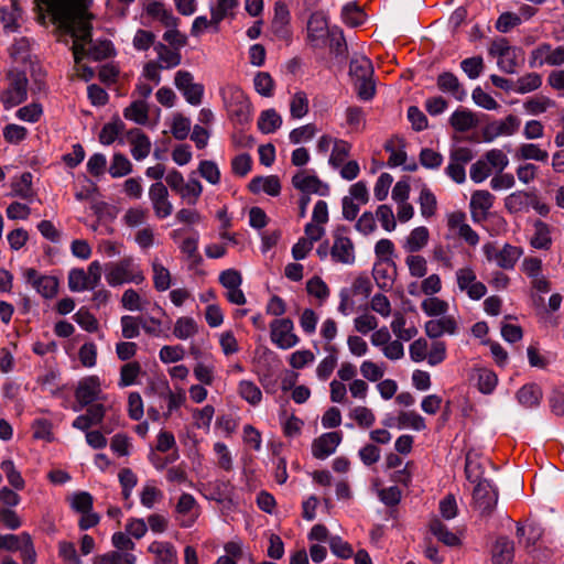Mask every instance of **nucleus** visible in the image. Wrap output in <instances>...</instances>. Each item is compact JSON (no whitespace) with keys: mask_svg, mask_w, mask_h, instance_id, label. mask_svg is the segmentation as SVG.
Here are the masks:
<instances>
[{"mask_svg":"<svg viewBox=\"0 0 564 564\" xmlns=\"http://www.w3.org/2000/svg\"><path fill=\"white\" fill-rule=\"evenodd\" d=\"M126 119L145 124L149 119V107L144 100H135L123 111Z\"/></svg>","mask_w":564,"mask_h":564,"instance_id":"c9c22d12","label":"nucleus"},{"mask_svg":"<svg viewBox=\"0 0 564 564\" xmlns=\"http://www.w3.org/2000/svg\"><path fill=\"white\" fill-rule=\"evenodd\" d=\"M344 22L351 26L361 25L365 21V13L356 2L347 3L341 11Z\"/></svg>","mask_w":564,"mask_h":564,"instance_id":"79ce46f5","label":"nucleus"},{"mask_svg":"<svg viewBox=\"0 0 564 564\" xmlns=\"http://www.w3.org/2000/svg\"><path fill=\"white\" fill-rule=\"evenodd\" d=\"M128 138L132 145L131 154L137 160L147 158L151 150L150 139L140 129H132L128 132Z\"/></svg>","mask_w":564,"mask_h":564,"instance_id":"5701e85b","label":"nucleus"},{"mask_svg":"<svg viewBox=\"0 0 564 564\" xmlns=\"http://www.w3.org/2000/svg\"><path fill=\"white\" fill-rule=\"evenodd\" d=\"M132 171V164L126 155L116 153L112 158L109 173L112 177H122L130 174Z\"/></svg>","mask_w":564,"mask_h":564,"instance_id":"864d4df0","label":"nucleus"},{"mask_svg":"<svg viewBox=\"0 0 564 564\" xmlns=\"http://www.w3.org/2000/svg\"><path fill=\"white\" fill-rule=\"evenodd\" d=\"M24 278L43 297L52 299L57 294L58 280L52 275H42L37 270L29 268L24 272Z\"/></svg>","mask_w":564,"mask_h":564,"instance_id":"9d476101","label":"nucleus"},{"mask_svg":"<svg viewBox=\"0 0 564 564\" xmlns=\"http://www.w3.org/2000/svg\"><path fill=\"white\" fill-rule=\"evenodd\" d=\"M76 404L73 410L78 412L96 401L102 400L100 380L97 376H89L78 382L75 390Z\"/></svg>","mask_w":564,"mask_h":564,"instance_id":"423d86ee","label":"nucleus"},{"mask_svg":"<svg viewBox=\"0 0 564 564\" xmlns=\"http://www.w3.org/2000/svg\"><path fill=\"white\" fill-rule=\"evenodd\" d=\"M239 395L251 405H258L262 400L259 387L250 380H241L238 384Z\"/></svg>","mask_w":564,"mask_h":564,"instance_id":"e433bc0d","label":"nucleus"},{"mask_svg":"<svg viewBox=\"0 0 564 564\" xmlns=\"http://www.w3.org/2000/svg\"><path fill=\"white\" fill-rule=\"evenodd\" d=\"M202 192L203 186L200 182L196 178H191L187 183L184 182L180 195L188 205H195L202 195Z\"/></svg>","mask_w":564,"mask_h":564,"instance_id":"5fc2aeb1","label":"nucleus"},{"mask_svg":"<svg viewBox=\"0 0 564 564\" xmlns=\"http://www.w3.org/2000/svg\"><path fill=\"white\" fill-rule=\"evenodd\" d=\"M350 417L362 429H369L373 425L376 416L367 406H356L350 412Z\"/></svg>","mask_w":564,"mask_h":564,"instance_id":"338daca9","label":"nucleus"},{"mask_svg":"<svg viewBox=\"0 0 564 564\" xmlns=\"http://www.w3.org/2000/svg\"><path fill=\"white\" fill-rule=\"evenodd\" d=\"M37 22L46 25V12L53 24L63 33L83 41L93 40V15L87 11L83 0H34Z\"/></svg>","mask_w":564,"mask_h":564,"instance_id":"f257e3e1","label":"nucleus"},{"mask_svg":"<svg viewBox=\"0 0 564 564\" xmlns=\"http://www.w3.org/2000/svg\"><path fill=\"white\" fill-rule=\"evenodd\" d=\"M74 319L86 332L94 333L98 329L97 318L86 307H80Z\"/></svg>","mask_w":564,"mask_h":564,"instance_id":"69168bd1","label":"nucleus"},{"mask_svg":"<svg viewBox=\"0 0 564 564\" xmlns=\"http://www.w3.org/2000/svg\"><path fill=\"white\" fill-rule=\"evenodd\" d=\"M398 426L404 427L410 426L415 431H423L426 427L425 420L419 413L414 411H402L398 416Z\"/></svg>","mask_w":564,"mask_h":564,"instance_id":"de8ad7c7","label":"nucleus"},{"mask_svg":"<svg viewBox=\"0 0 564 564\" xmlns=\"http://www.w3.org/2000/svg\"><path fill=\"white\" fill-rule=\"evenodd\" d=\"M69 506L77 513H87L93 510L94 497L87 491L75 492L69 499Z\"/></svg>","mask_w":564,"mask_h":564,"instance_id":"37998d69","label":"nucleus"},{"mask_svg":"<svg viewBox=\"0 0 564 564\" xmlns=\"http://www.w3.org/2000/svg\"><path fill=\"white\" fill-rule=\"evenodd\" d=\"M419 160L425 169L436 170L443 163V155L433 149L424 148L420 152Z\"/></svg>","mask_w":564,"mask_h":564,"instance_id":"e2e57ef3","label":"nucleus"},{"mask_svg":"<svg viewBox=\"0 0 564 564\" xmlns=\"http://www.w3.org/2000/svg\"><path fill=\"white\" fill-rule=\"evenodd\" d=\"M543 393L536 383L524 384L518 392L519 403L525 408H533L540 404Z\"/></svg>","mask_w":564,"mask_h":564,"instance_id":"bb28decb","label":"nucleus"},{"mask_svg":"<svg viewBox=\"0 0 564 564\" xmlns=\"http://www.w3.org/2000/svg\"><path fill=\"white\" fill-rule=\"evenodd\" d=\"M347 228L338 226L334 231V243L330 248L332 260L336 263L351 264L355 261V247L351 239L345 234Z\"/></svg>","mask_w":564,"mask_h":564,"instance_id":"0eeeda50","label":"nucleus"},{"mask_svg":"<svg viewBox=\"0 0 564 564\" xmlns=\"http://www.w3.org/2000/svg\"><path fill=\"white\" fill-rule=\"evenodd\" d=\"M350 144L344 140H335V144L329 158V164L337 169L341 166L350 152Z\"/></svg>","mask_w":564,"mask_h":564,"instance_id":"13d9d810","label":"nucleus"},{"mask_svg":"<svg viewBox=\"0 0 564 564\" xmlns=\"http://www.w3.org/2000/svg\"><path fill=\"white\" fill-rule=\"evenodd\" d=\"M534 192L516 191L505 198V208L510 214L529 212Z\"/></svg>","mask_w":564,"mask_h":564,"instance_id":"6ab92c4d","label":"nucleus"},{"mask_svg":"<svg viewBox=\"0 0 564 564\" xmlns=\"http://www.w3.org/2000/svg\"><path fill=\"white\" fill-rule=\"evenodd\" d=\"M460 68L470 79H476L484 72V58L479 55L465 58L460 62Z\"/></svg>","mask_w":564,"mask_h":564,"instance_id":"6e6d98bb","label":"nucleus"},{"mask_svg":"<svg viewBox=\"0 0 564 564\" xmlns=\"http://www.w3.org/2000/svg\"><path fill=\"white\" fill-rule=\"evenodd\" d=\"M153 270V284L154 288L160 291H166L171 286V273L170 271L158 260L152 262Z\"/></svg>","mask_w":564,"mask_h":564,"instance_id":"a19ab883","label":"nucleus"},{"mask_svg":"<svg viewBox=\"0 0 564 564\" xmlns=\"http://www.w3.org/2000/svg\"><path fill=\"white\" fill-rule=\"evenodd\" d=\"M421 307L429 316H440L445 315L448 303L438 297H427L422 302Z\"/></svg>","mask_w":564,"mask_h":564,"instance_id":"680f3d73","label":"nucleus"},{"mask_svg":"<svg viewBox=\"0 0 564 564\" xmlns=\"http://www.w3.org/2000/svg\"><path fill=\"white\" fill-rule=\"evenodd\" d=\"M292 185L301 191L303 195L310 194H321L324 195L325 193L321 192L322 187H325L327 189V186L323 184V182L315 175H306L305 171H299L293 177H292Z\"/></svg>","mask_w":564,"mask_h":564,"instance_id":"f3484780","label":"nucleus"},{"mask_svg":"<svg viewBox=\"0 0 564 564\" xmlns=\"http://www.w3.org/2000/svg\"><path fill=\"white\" fill-rule=\"evenodd\" d=\"M198 173L203 178L213 185H216L220 182V171L214 161H200L198 165Z\"/></svg>","mask_w":564,"mask_h":564,"instance_id":"052dcab7","label":"nucleus"},{"mask_svg":"<svg viewBox=\"0 0 564 564\" xmlns=\"http://www.w3.org/2000/svg\"><path fill=\"white\" fill-rule=\"evenodd\" d=\"M406 319L400 312L394 314V318L391 323V329L393 334L401 340L409 341L417 335V328L415 326H405Z\"/></svg>","mask_w":564,"mask_h":564,"instance_id":"f704fd0d","label":"nucleus"},{"mask_svg":"<svg viewBox=\"0 0 564 564\" xmlns=\"http://www.w3.org/2000/svg\"><path fill=\"white\" fill-rule=\"evenodd\" d=\"M522 253V248L506 243L502 249L499 250L497 265L505 270H511L514 268Z\"/></svg>","mask_w":564,"mask_h":564,"instance_id":"7c9ffc66","label":"nucleus"},{"mask_svg":"<svg viewBox=\"0 0 564 564\" xmlns=\"http://www.w3.org/2000/svg\"><path fill=\"white\" fill-rule=\"evenodd\" d=\"M86 408V413L78 415L72 423L74 429L83 432L101 424L106 415V408L102 403L89 404Z\"/></svg>","mask_w":564,"mask_h":564,"instance_id":"4468645a","label":"nucleus"},{"mask_svg":"<svg viewBox=\"0 0 564 564\" xmlns=\"http://www.w3.org/2000/svg\"><path fill=\"white\" fill-rule=\"evenodd\" d=\"M530 243L535 249H550L552 239L550 236V228L547 224L543 223L542 220L535 221L534 235L532 236Z\"/></svg>","mask_w":564,"mask_h":564,"instance_id":"473e14b6","label":"nucleus"},{"mask_svg":"<svg viewBox=\"0 0 564 564\" xmlns=\"http://www.w3.org/2000/svg\"><path fill=\"white\" fill-rule=\"evenodd\" d=\"M393 264L392 259H382L375 263L372 275L379 289L387 291L391 288L392 279L388 272V267Z\"/></svg>","mask_w":564,"mask_h":564,"instance_id":"2f4dec72","label":"nucleus"},{"mask_svg":"<svg viewBox=\"0 0 564 564\" xmlns=\"http://www.w3.org/2000/svg\"><path fill=\"white\" fill-rule=\"evenodd\" d=\"M419 203L423 217L430 218L435 215L437 206L436 197L427 187L422 188Z\"/></svg>","mask_w":564,"mask_h":564,"instance_id":"8fccbe9b","label":"nucleus"},{"mask_svg":"<svg viewBox=\"0 0 564 564\" xmlns=\"http://www.w3.org/2000/svg\"><path fill=\"white\" fill-rule=\"evenodd\" d=\"M431 533L447 546H457L460 543L459 538L448 530V528L438 519L433 518L429 523Z\"/></svg>","mask_w":564,"mask_h":564,"instance_id":"393cba45","label":"nucleus"},{"mask_svg":"<svg viewBox=\"0 0 564 564\" xmlns=\"http://www.w3.org/2000/svg\"><path fill=\"white\" fill-rule=\"evenodd\" d=\"M517 158L519 160H534L539 162H546L549 153L542 150L539 144L535 143H523L517 151Z\"/></svg>","mask_w":564,"mask_h":564,"instance_id":"58836bf2","label":"nucleus"},{"mask_svg":"<svg viewBox=\"0 0 564 564\" xmlns=\"http://www.w3.org/2000/svg\"><path fill=\"white\" fill-rule=\"evenodd\" d=\"M437 87L443 93H449L458 101L466 98V91L459 83L457 76L452 72H443L437 76Z\"/></svg>","mask_w":564,"mask_h":564,"instance_id":"412c9836","label":"nucleus"},{"mask_svg":"<svg viewBox=\"0 0 564 564\" xmlns=\"http://www.w3.org/2000/svg\"><path fill=\"white\" fill-rule=\"evenodd\" d=\"M198 332L197 323L193 317L183 316L176 319L173 334L178 339H187Z\"/></svg>","mask_w":564,"mask_h":564,"instance_id":"ea45409f","label":"nucleus"},{"mask_svg":"<svg viewBox=\"0 0 564 564\" xmlns=\"http://www.w3.org/2000/svg\"><path fill=\"white\" fill-rule=\"evenodd\" d=\"M1 470L4 473L9 484L17 490H22L25 486L24 479L20 471L17 470L14 463L11 459H6L1 463Z\"/></svg>","mask_w":564,"mask_h":564,"instance_id":"3c124183","label":"nucleus"},{"mask_svg":"<svg viewBox=\"0 0 564 564\" xmlns=\"http://www.w3.org/2000/svg\"><path fill=\"white\" fill-rule=\"evenodd\" d=\"M456 330V319L449 315H444L438 319H431L425 323V333L430 338H438L445 333L453 335Z\"/></svg>","mask_w":564,"mask_h":564,"instance_id":"aec40b11","label":"nucleus"},{"mask_svg":"<svg viewBox=\"0 0 564 564\" xmlns=\"http://www.w3.org/2000/svg\"><path fill=\"white\" fill-rule=\"evenodd\" d=\"M142 317L123 315L120 318L122 337L126 339H132L140 335V326Z\"/></svg>","mask_w":564,"mask_h":564,"instance_id":"49530a36","label":"nucleus"},{"mask_svg":"<svg viewBox=\"0 0 564 564\" xmlns=\"http://www.w3.org/2000/svg\"><path fill=\"white\" fill-rule=\"evenodd\" d=\"M429 229L424 226L414 228L409 235L405 248L410 252H417L424 248L429 241Z\"/></svg>","mask_w":564,"mask_h":564,"instance_id":"4c0bfd02","label":"nucleus"},{"mask_svg":"<svg viewBox=\"0 0 564 564\" xmlns=\"http://www.w3.org/2000/svg\"><path fill=\"white\" fill-rule=\"evenodd\" d=\"M373 66L366 56L351 58L349 63V76L354 83L358 97L362 100H370L376 93L372 82Z\"/></svg>","mask_w":564,"mask_h":564,"instance_id":"f03ea898","label":"nucleus"},{"mask_svg":"<svg viewBox=\"0 0 564 564\" xmlns=\"http://www.w3.org/2000/svg\"><path fill=\"white\" fill-rule=\"evenodd\" d=\"M147 13L155 19H159L160 22L166 26H178L181 20L175 17L172 11L165 9L164 3L160 1H152L147 7Z\"/></svg>","mask_w":564,"mask_h":564,"instance_id":"a878e982","label":"nucleus"},{"mask_svg":"<svg viewBox=\"0 0 564 564\" xmlns=\"http://www.w3.org/2000/svg\"><path fill=\"white\" fill-rule=\"evenodd\" d=\"M514 556V543L507 536H499L491 550L494 564H510Z\"/></svg>","mask_w":564,"mask_h":564,"instance_id":"4be33fe9","label":"nucleus"},{"mask_svg":"<svg viewBox=\"0 0 564 564\" xmlns=\"http://www.w3.org/2000/svg\"><path fill=\"white\" fill-rule=\"evenodd\" d=\"M141 372V366L138 361L124 364L120 369V387H129L133 384Z\"/></svg>","mask_w":564,"mask_h":564,"instance_id":"4d7b16f0","label":"nucleus"},{"mask_svg":"<svg viewBox=\"0 0 564 564\" xmlns=\"http://www.w3.org/2000/svg\"><path fill=\"white\" fill-rule=\"evenodd\" d=\"M520 127V120L514 115H508L503 120L488 123L482 129L485 142H491L499 135H512Z\"/></svg>","mask_w":564,"mask_h":564,"instance_id":"ddd939ff","label":"nucleus"},{"mask_svg":"<svg viewBox=\"0 0 564 564\" xmlns=\"http://www.w3.org/2000/svg\"><path fill=\"white\" fill-rule=\"evenodd\" d=\"M290 11L288 6L282 1L274 3V15L271 22V29L274 35L281 40H288L291 35L290 29Z\"/></svg>","mask_w":564,"mask_h":564,"instance_id":"dca6fc26","label":"nucleus"},{"mask_svg":"<svg viewBox=\"0 0 564 564\" xmlns=\"http://www.w3.org/2000/svg\"><path fill=\"white\" fill-rule=\"evenodd\" d=\"M542 85V77L538 73H529L518 78L514 85V91L527 94L536 90Z\"/></svg>","mask_w":564,"mask_h":564,"instance_id":"a18cd8bd","label":"nucleus"},{"mask_svg":"<svg viewBox=\"0 0 564 564\" xmlns=\"http://www.w3.org/2000/svg\"><path fill=\"white\" fill-rule=\"evenodd\" d=\"M341 442L340 432H328L314 440L312 454L317 459H325L332 455Z\"/></svg>","mask_w":564,"mask_h":564,"instance_id":"2eb2a0df","label":"nucleus"},{"mask_svg":"<svg viewBox=\"0 0 564 564\" xmlns=\"http://www.w3.org/2000/svg\"><path fill=\"white\" fill-rule=\"evenodd\" d=\"M9 87L0 95V100L4 109H11L28 98V78L22 72H11L9 74Z\"/></svg>","mask_w":564,"mask_h":564,"instance_id":"39448f33","label":"nucleus"},{"mask_svg":"<svg viewBox=\"0 0 564 564\" xmlns=\"http://www.w3.org/2000/svg\"><path fill=\"white\" fill-rule=\"evenodd\" d=\"M282 124L281 116L274 109L261 112L258 119V128L262 133L269 134L276 131Z\"/></svg>","mask_w":564,"mask_h":564,"instance_id":"72a5a7b5","label":"nucleus"},{"mask_svg":"<svg viewBox=\"0 0 564 564\" xmlns=\"http://www.w3.org/2000/svg\"><path fill=\"white\" fill-rule=\"evenodd\" d=\"M552 106H554V101L545 96L532 97L523 104L525 111L532 116L541 115Z\"/></svg>","mask_w":564,"mask_h":564,"instance_id":"603ef678","label":"nucleus"},{"mask_svg":"<svg viewBox=\"0 0 564 564\" xmlns=\"http://www.w3.org/2000/svg\"><path fill=\"white\" fill-rule=\"evenodd\" d=\"M154 50L158 53L159 62L162 63L163 68H174L182 62L180 50H175L163 43L155 44Z\"/></svg>","mask_w":564,"mask_h":564,"instance_id":"c85d7f7f","label":"nucleus"},{"mask_svg":"<svg viewBox=\"0 0 564 564\" xmlns=\"http://www.w3.org/2000/svg\"><path fill=\"white\" fill-rule=\"evenodd\" d=\"M294 324L290 318H276L270 324L271 341L281 349H289L299 343V337L293 333Z\"/></svg>","mask_w":564,"mask_h":564,"instance_id":"6e6552de","label":"nucleus"},{"mask_svg":"<svg viewBox=\"0 0 564 564\" xmlns=\"http://www.w3.org/2000/svg\"><path fill=\"white\" fill-rule=\"evenodd\" d=\"M254 89L263 97H271L274 91V80L267 72H259L253 79Z\"/></svg>","mask_w":564,"mask_h":564,"instance_id":"09e8293b","label":"nucleus"},{"mask_svg":"<svg viewBox=\"0 0 564 564\" xmlns=\"http://www.w3.org/2000/svg\"><path fill=\"white\" fill-rule=\"evenodd\" d=\"M174 84L182 91L186 101L197 106L202 102L204 86L193 82V75L188 70H178L174 77Z\"/></svg>","mask_w":564,"mask_h":564,"instance_id":"1a4fd4ad","label":"nucleus"},{"mask_svg":"<svg viewBox=\"0 0 564 564\" xmlns=\"http://www.w3.org/2000/svg\"><path fill=\"white\" fill-rule=\"evenodd\" d=\"M149 198L159 219H164L172 214L173 205L169 200V191L162 182H155L150 186Z\"/></svg>","mask_w":564,"mask_h":564,"instance_id":"f8f14e48","label":"nucleus"},{"mask_svg":"<svg viewBox=\"0 0 564 564\" xmlns=\"http://www.w3.org/2000/svg\"><path fill=\"white\" fill-rule=\"evenodd\" d=\"M328 23L325 14L321 11L313 12L307 21V37L311 42L317 43L329 35Z\"/></svg>","mask_w":564,"mask_h":564,"instance_id":"a211bd4d","label":"nucleus"},{"mask_svg":"<svg viewBox=\"0 0 564 564\" xmlns=\"http://www.w3.org/2000/svg\"><path fill=\"white\" fill-rule=\"evenodd\" d=\"M250 101L246 94L239 87L230 88V100L227 102V109L232 119L238 123L249 121Z\"/></svg>","mask_w":564,"mask_h":564,"instance_id":"9b49d317","label":"nucleus"},{"mask_svg":"<svg viewBox=\"0 0 564 564\" xmlns=\"http://www.w3.org/2000/svg\"><path fill=\"white\" fill-rule=\"evenodd\" d=\"M495 202V196L485 189L475 191L470 198V208L474 214L479 210L482 217H486L488 210L492 207Z\"/></svg>","mask_w":564,"mask_h":564,"instance_id":"c756f323","label":"nucleus"},{"mask_svg":"<svg viewBox=\"0 0 564 564\" xmlns=\"http://www.w3.org/2000/svg\"><path fill=\"white\" fill-rule=\"evenodd\" d=\"M477 122L475 115L467 109H458L449 118L451 126L458 132H465L475 128Z\"/></svg>","mask_w":564,"mask_h":564,"instance_id":"cd10ccee","label":"nucleus"},{"mask_svg":"<svg viewBox=\"0 0 564 564\" xmlns=\"http://www.w3.org/2000/svg\"><path fill=\"white\" fill-rule=\"evenodd\" d=\"M144 279L143 272L134 263L132 257H124L117 262L106 264V281L110 286L130 282L140 284Z\"/></svg>","mask_w":564,"mask_h":564,"instance_id":"20e7f679","label":"nucleus"},{"mask_svg":"<svg viewBox=\"0 0 564 564\" xmlns=\"http://www.w3.org/2000/svg\"><path fill=\"white\" fill-rule=\"evenodd\" d=\"M473 463L467 459L465 466L466 477L469 481L476 482L473 491L474 507L479 510L482 516H490L498 502V491L492 487L489 480L479 479L473 475Z\"/></svg>","mask_w":564,"mask_h":564,"instance_id":"7ed1b4c3","label":"nucleus"},{"mask_svg":"<svg viewBox=\"0 0 564 564\" xmlns=\"http://www.w3.org/2000/svg\"><path fill=\"white\" fill-rule=\"evenodd\" d=\"M123 127L124 124L120 120L106 123L99 133V141L106 145L111 144L118 138Z\"/></svg>","mask_w":564,"mask_h":564,"instance_id":"0e129e2a","label":"nucleus"},{"mask_svg":"<svg viewBox=\"0 0 564 564\" xmlns=\"http://www.w3.org/2000/svg\"><path fill=\"white\" fill-rule=\"evenodd\" d=\"M12 191L15 196L22 199L32 200L34 192L32 189V174L25 172L21 175L20 180L12 184Z\"/></svg>","mask_w":564,"mask_h":564,"instance_id":"c03bdc74","label":"nucleus"},{"mask_svg":"<svg viewBox=\"0 0 564 564\" xmlns=\"http://www.w3.org/2000/svg\"><path fill=\"white\" fill-rule=\"evenodd\" d=\"M148 551L156 556L155 564H177V553L170 542L155 541Z\"/></svg>","mask_w":564,"mask_h":564,"instance_id":"b1692460","label":"nucleus"},{"mask_svg":"<svg viewBox=\"0 0 564 564\" xmlns=\"http://www.w3.org/2000/svg\"><path fill=\"white\" fill-rule=\"evenodd\" d=\"M308 112V99L304 91H297L291 100L290 113L294 119H301Z\"/></svg>","mask_w":564,"mask_h":564,"instance_id":"bf43d9fd","label":"nucleus"},{"mask_svg":"<svg viewBox=\"0 0 564 564\" xmlns=\"http://www.w3.org/2000/svg\"><path fill=\"white\" fill-rule=\"evenodd\" d=\"M106 564H135L137 557L132 553L111 551L98 556Z\"/></svg>","mask_w":564,"mask_h":564,"instance_id":"774afa93","label":"nucleus"}]
</instances>
